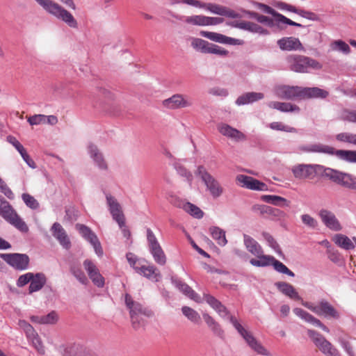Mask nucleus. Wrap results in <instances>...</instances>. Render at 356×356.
Segmentation results:
<instances>
[{
  "instance_id": "f257e3e1",
  "label": "nucleus",
  "mask_w": 356,
  "mask_h": 356,
  "mask_svg": "<svg viewBox=\"0 0 356 356\" xmlns=\"http://www.w3.org/2000/svg\"><path fill=\"white\" fill-rule=\"evenodd\" d=\"M204 299L221 318L229 321L252 350L261 355L271 356L270 353L253 335L252 332L244 327L236 317L232 316L219 300L209 294H204Z\"/></svg>"
},
{
  "instance_id": "f03ea898",
  "label": "nucleus",
  "mask_w": 356,
  "mask_h": 356,
  "mask_svg": "<svg viewBox=\"0 0 356 356\" xmlns=\"http://www.w3.org/2000/svg\"><path fill=\"white\" fill-rule=\"evenodd\" d=\"M297 152L336 154L337 156L344 161L356 163V151L335 150L333 147L321 143L301 145L298 147Z\"/></svg>"
},
{
  "instance_id": "7ed1b4c3",
  "label": "nucleus",
  "mask_w": 356,
  "mask_h": 356,
  "mask_svg": "<svg viewBox=\"0 0 356 356\" xmlns=\"http://www.w3.org/2000/svg\"><path fill=\"white\" fill-rule=\"evenodd\" d=\"M44 10L56 19L61 20L68 26L77 29L79 24L72 14L54 0H35Z\"/></svg>"
},
{
  "instance_id": "20e7f679",
  "label": "nucleus",
  "mask_w": 356,
  "mask_h": 356,
  "mask_svg": "<svg viewBox=\"0 0 356 356\" xmlns=\"http://www.w3.org/2000/svg\"><path fill=\"white\" fill-rule=\"evenodd\" d=\"M301 305L318 316L327 320L338 321L341 318V312L325 299L317 302L302 300Z\"/></svg>"
},
{
  "instance_id": "39448f33",
  "label": "nucleus",
  "mask_w": 356,
  "mask_h": 356,
  "mask_svg": "<svg viewBox=\"0 0 356 356\" xmlns=\"http://www.w3.org/2000/svg\"><path fill=\"white\" fill-rule=\"evenodd\" d=\"M287 60L291 70L298 73H309L311 70H319L323 67L318 60L302 55L290 56Z\"/></svg>"
},
{
  "instance_id": "423d86ee",
  "label": "nucleus",
  "mask_w": 356,
  "mask_h": 356,
  "mask_svg": "<svg viewBox=\"0 0 356 356\" xmlns=\"http://www.w3.org/2000/svg\"><path fill=\"white\" fill-rule=\"evenodd\" d=\"M196 175L200 177L204 184L207 190L213 198H218L222 195L224 189L220 182L209 173L204 165L197 168Z\"/></svg>"
},
{
  "instance_id": "0eeeda50",
  "label": "nucleus",
  "mask_w": 356,
  "mask_h": 356,
  "mask_svg": "<svg viewBox=\"0 0 356 356\" xmlns=\"http://www.w3.org/2000/svg\"><path fill=\"white\" fill-rule=\"evenodd\" d=\"M125 303L129 309L133 326L137 329L143 324L142 316H149L151 315V312L146 308H143L139 302L134 301L129 294L125 295Z\"/></svg>"
},
{
  "instance_id": "6e6552de",
  "label": "nucleus",
  "mask_w": 356,
  "mask_h": 356,
  "mask_svg": "<svg viewBox=\"0 0 356 356\" xmlns=\"http://www.w3.org/2000/svg\"><path fill=\"white\" fill-rule=\"evenodd\" d=\"M307 335L315 346L326 356H341L339 352L322 334L313 330H307Z\"/></svg>"
},
{
  "instance_id": "1a4fd4ad",
  "label": "nucleus",
  "mask_w": 356,
  "mask_h": 356,
  "mask_svg": "<svg viewBox=\"0 0 356 356\" xmlns=\"http://www.w3.org/2000/svg\"><path fill=\"white\" fill-rule=\"evenodd\" d=\"M325 175L331 180L342 186L356 191V177L332 168H327Z\"/></svg>"
},
{
  "instance_id": "9d476101",
  "label": "nucleus",
  "mask_w": 356,
  "mask_h": 356,
  "mask_svg": "<svg viewBox=\"0 0 356 356\" xmlns=\"http://www.w3.org/2000/svg\"><path fill=\"white\" fill-rule=\"evenodd\" d=\"M147 239L149 250L154 261L159 265H164L166 263L165 254L156 237L150 229H147Z\"/></svg>"
},
{
  "instance_id": "9b49d317",
  "label": "nucleus",
  "mask_w": 356,
  "mask_h": 356,
  "mask_svg": "<svg viewBox=\"0 0 356 356\" xmlns=\"http://www.w3.org/2000/svg\"><path fill=\"white\" fill-rule=\"evenodd\" d=\"M106 203L108 209L113 218V219L118 224H123V220L125 219L122 207L118 202L117 198L113 196L111 193L106 192L104 193Z\"/></svg>"
},
{
  "instance_id": "f8f14e48",
  "label": "nucleus",
  "mask_w": 356,
  "mask_h": 356,
  "mask_svg": "<svg viewBox=\"0 0 356 356\" xmlns=\"http://www.w3.org/2000/svg\"><path fill=\"white\" fill-rule=\"evenodd\" d=\"M76 228L79 234L93 247L95 254L99 257L103 256L104 252L97 235L87 226L77 224Z\"/></svg>"
},
{
  "instance_id": "ddd939ff",
  "label": "nucleus",
  "mask_w": 356,
  "mask_h": 356,
  "mask_svg": "<svg viewBox=\"0 0 356 356\" xmlns=\"http://www.w3.org/2000/svg\"><path fill=\"white\" fill-rule=\"evenodd\" d=\"M0 257L15 269L23 270L29 267V258L25 254L5 253L0 254Z\"/></svg>"
},
{
  "instance_id": "4468645a",
  "label": "nucleus",
  "mask_w": 356,
  "mask_h": 356,
  "mask_svg": "<svg viewBox=\"0 0 356 356\" xmlns=\"http://www.w3.org/2000/svg\"><path fill=\"white\" fill-rule=\"evenodd\" d=\"M87 153L92 161L94 165L101 171H107L108 170V164L105 159L102 152L99 149L98 147L92 143H89L86 147Z\"/></svg>"
},
{
  "instance_id": "2eb2a0df",
  "label": "nucleus",
  "mask_w": 356,
  "mask_h": 356,
  "mask_svg": "<svg viewBox=\"0 0 356 356\" xmlns=\"http://www.w3.org/2000/svg\"><path fill=\"white\" fill-rule=\"evenodd\" d=\"M302 87L280 85L275 88L274 92L277 97L285 99H302Z\"/></svg>"
},
{
  "instance_id": "dca6fc26",
  "label": "nucleus",
  "mask_w": 356,
  "mask_h": 356,
  "mask_svg": "<svg viewBox=\"0 0 356 356\" xmlns=\"http://www.w3.org/2000/svg\"><path fill=\"white\" fill-rule=\"evenodd\" d=\"M236 183L241 187L250 190L265 191L268 190L266 184L247 175H238L236 177Z\"/></svg>"
},
{
  "instance_id": "f3484780",
  "label": "nucleus",
  "mask_w": 356,
  "mask_h": 356,
  "mask_svg": "<svg viewBox=\"0 0 356 356\" xmlns=\"http://www.w3.org/2000/svg\"><path fill=\"white\" fill-rule=\"evenodd\" d=\"M83 265L92 283L97 287H103L104 278L96 264L90 259H86Z\"/></svg>"
},
{
  "instance_id": "a211bd4d",
  "label": "nucleus",
  "mask_w": 356,
  "mask_h": 356,
  "mask_svg": "<svg viewBox=\"0 0 356 356\" xmlns=\"http://www.w3.org/2000/svg\"><path fill=\"white\" fill-rule=\"evenodd\" d=\"M191 99L184 95L176 94L163 101V105L170 109L189 107L192 105Z\"/></svg>"
},
{
  "instance_id": "6ab92c4d",
  "label": "nucleus",
  "mask_w": 356,
  "mask_h": 356,
  "mask_svg": "<svg viewBox=\"0 0 356 356\" xmlns=\"http://www.w3.org/2000/svg\"><path fill=\"white\" fill-rule=\"evenodd\" d=\"M218 131L224 136L234 142H241L246 140V136L241 131L225 123L218 125Z\"/></svg>"
},
{
  "instance_id": "aec40b11",
  "label": "nucleus",
  "mask_w": 356,
  "mask_h": 356,
  "mask_svg": "<svg viewBox=\"0 0 356 356\" xmlns=\"http://www.w3.org/2000/svg\"><path fill=\"white\" fill-rule=\"evenodd\" d=\"M51 232L53 236L64 249L69 250L71 248L70 239L60 223L54 222L51 228Z\"/></svg>"
},
{
  "instance_id": "412c9836",
  "label": "nucleus",
  "mask_w": 356,
  "mask_h": 356,
  "mask_svg": "<svg viewBox=\"0 0 356 356\" xmlns=\"http://www.w3.org/2000/svg\"><path fill=\"white\" fill-rule=\"evenodd\" d=\"M319 216L323 224L330 229L338 232L342 229V226L334 213L327 209L319 211Z\"/></svg>"
},
{
  "instance_id": "4be33fe9",
  "label": "nucleus",
  "mask_w": 356,
  "mask_h": 356,
  "mask_svg": "<svg viewBox=\"0 0 356 356\" xmlns=\"http://www.w3.org/2000/svg\"><path fill=\"white\" fill-rule=\"evenodd\" d=\"M277 46L282 51H303L304 47L300 40L296 37H284L277 42Z\"/></svg>"
},
{
  "instance_id": "5701e85b",
  "label": "nucleus",
  "mask_w": 356,
  "mask_h": 356,
  "mask_svg": "<svg viewBox=\"0 0 356 356\" xmlns=\"http://www.w3.org/2000/svg\"><path fill=\"white\" fill-rule=\"evenodd\" d=\"M293 312L297 316L305 322L309 323L316 327H320L325 332H330V329L325 324H323L318 318H316L307 311L301 308L296 307L293 309Z\"/></svg>"
},
{
  "instance_id": "b1692460",
  "label": "nucleus",
  "mask_w": 356,
  "mask_h": 356,
  "mask_svg": "<svg viewBox=\"0 0 356 356\" xmlns=\"http://www.w3.org/2000/svg\"><path fill=\"white\" fill-rule=\"evenodd\" d=\"M200 34L202 37H204L211 41L218 42L220 44H227L231 45L241 44V42L239 40L226 36L221 33L202 31H200Z\"/></svg>"
},
{
  "instance_id": "393cba45",
  "label": "nucleus",
  "mask_w": 356,
  "mask_h": 356,
  "mask_svg": "<svg viewBox=\"0 0 356 356\" xmlns=\"http://www.w3.org/2000/svg\"><path fill=\"white\" fill-rule=\"evenodd\" d=\"M291 171L296 179H304L315 175V165L312 164H298L292 167Z\"/></svg>"
},
{
  "instance_id": "a878e982",
  "label": "nucleus",
  "mask_w": 356,
  "mask_h": 356,
  "mask_svg": "<svg viewBox=\"0 0 356 356\" xmlns=\"http://www.w3.org/2000/svg\"><path fill=\"white\" fill-rule=\"evenodd\" d=\"M275 286L280 293L289 298L301 302L303 300L292 284L286 282H277Z\"/></svg>"
},
{
  "instance_id": "bb28decb",
  "label": "nucleus",
  "mask_w": 356,
  "mask_h": 356,
  "mask_svg": "<svg viewBox=\"0 0 356 356\" xmlns=\"http://www.w3.org/2000/svg\"><path fill=\"white\" fill-rule=\"evenodd\" d=\"M204 9L209 11L213 14L218 15L220 16H225L232 18L236 17L234 11L227 8L225 6L216 3H205Z\"/></svg>"
},
{
  "instance_id": "cd10ccee",
  "label": "nucleus",
  "mask_w": 356,
  "mask_h": 356,
  "mask_svg": "<svg viewBox=\"0 0 356 356\" xmlns=\"http://www.w3.org/2000/svg\"><path fill=\"white\" fill-rule=\"evenodd\" d=\"M136 273L154 282H157L160 278L158 269L152 265L145 266L141 264Z\"/></svg>"
},
{
  "instance_id": "c85d7f7f",
  "label": "nucleus",
  "mask_w": 356,
  "mask_h": 356,
  "mask_svg": "<svg viewBox=\"0 0 356 356\" xmlns=\"http://www.w3.org/2000/svg\"><path fill=\"white\" fill-rule=\"evenodd\" d=\"M30 318L34 323L54 325L57 323L58 320V315L56 312L52 311L48 314L44 316H31Z\"/></svg>"
},
{
  "instance_id": "c756f323",
  "label": "nucleus",
  "mask_w": 356,
  "mask_h": 356,
  "mask_svg": "<svg viewBox=\"0 0 356 356\" xmlns=\"http://www.w3.org/2000/svg\"><path fill=\"white\" fill-rule=\"evenodd\" d=\"M47 282V277L42 273H33V277L31 280L29 287V293H33L38 291L43 288Z\"/></svg>"
},
{
  "instance_id": "7c9ffc66",
  "label": "nucleus",
  "mask_w": 356,
  "mask_h": 356,
  "mask_svg": "<svg viewBox=\"0 0 356 356\" xmlns=\"http://www.w3.org/2000/svg\"><path fill=\"white\" fill-rule=\"evenodd\" d=\"M172 282L175 286L185 296L195 302H199L200 301V296L188 284L177 279L173 280Z\"/></svg>"
},
{
  "instance_id": "2f4dec72",
  "label": "nucleus",
  "mask_w": 356,
  "mask_h": 356,
  "mask_svg": "<svg viewBox=\"0 0 356 356\" xmlns=\"http://www.w3.org/2000/svg\"><path fill=\"white\" fill-rule=\"evenodd\" d=\"M328 92L317 87H302V99L305 98H325Z\"/></svg>"
},
{
  "instance_id": "473e14b6",
  "label": "nucleus",
  "mask_w": 356,
  "mask_h": 356,
  "mask_svg": "<svg viewBox=\"0 0 356 356\" xmlns=\"http://www.w3.org/2000/svg\"><path fill=\"white\" fill-rule=\"evenodd\" d=\"M264 97V95L261 92H247L239 96L236 100V104L238 106L251 104Z\"/></svg>"
},
{
  "instance_id": "72a5a7b5",
  "label": "nucleus",
  "mask_w": 356,
  "mask_h": 356,
  "mask_svg": "<svg viewBox=\"0 0 356 356\" xmlns=\"http://www.w3.org/2000/svg\"><path fill=\"white\" fill-rule=\"evenodd\" d=\"M261 200L266 203L270 204L277 207H288L290 206V202L284 197L275 195H263Z\"/></svg>"
},
{
  "instance_id": "f704fd0d",
  "label": "nucleus",
  "mask_w": 356,
  "mask_h": 356,
  "mask_svg": "<svg viewBox=\"0 0 356 356\" xmlns=\"http://www.w3.org/2000/svg\"><path fill=\"white\" fill-rule=\"evenodd\" d=\"M268 106L271 108L277 109L282 112L298 113L300 111V108L298 106L291 103L270 102Z\"/></svg>"
},
{
  "instance_id": "c9c22d12",
  "label": "nucleus",
  "mask_w": 356,
  "mask_h": 356,
  "mask_svg": "<svg viewBox=\"0 0 356 356\" xmlns=\"http://www.w3.org/2000/svg\"><path fill=\"white\" fill-rule=\"evenodd\" d=\"M257 259H251L250 263L257 267H264L272 265L274 257L264 254V251H261L260 254L254 255Z\"/></svg>"
},
{
  "instance_id": "e433bc0d",
  "label": "nucleus",
  "mask_w": 356,
  "mask_h": 356,
  "mask_svg": "<svg viewBox=\"0 0 356 356\" xmlns=\"http://www.w3.org/2000/svg\"><path fill=\"white\" fill-rule=\"evenodd\" d=\"M332 241L337 245L346 250L355 248L353 242L347 236L342 234H334Z\"/></svg>"
},
{
  "instance_id": "4c0bfd02",
  "label": "nucleus",
  "mask_w": 356,
  "mask_h": 356,
  "mask_svg": "<svg viewBox=\"0 0 356 356\" xmlns=\"http://www.w3.org/2000/svg\"><path fill=\"white\" fill-rule=\"evenodd\" d=\"M244 245L249 252L254 256L261 253L262 248L261 245L251 236L244 234L243 235Z\"/></svg>"
},
{
  "instance_id": "58836bf2",
  "label": "nucleus",
  "mask_w": 356,
  "mask_h": 356,
  "mask_svg": "<svg viewBox=\"0 0 356 356\" xmlns=\"http://www.w3.org/2000/svg\"><path fill=\"white\" fill-rule=\"evenodd\" d=\"M209 232L212 238L216 241L220 246H225L227 243L225 236V232L218 227H211L209 228Z\"/></svg>"
},
{
  "instance_id": "ea45409f",
  "label": "nucleus",
  "mask_w": 356,
  "mask_h": 356,
  "mask_svg": "<svg viewBox=\"0 0 356 356\" xmlns=\"http://www.w3.org/2000/svg\"><path fill=\"white\" fill-rule=\"evenodd\" d=\"M181 207L195 218L201 219L204 216V212L198 207L191 202H184Z\"/></svg>"
},
{
  "instance_id": "a19ab883",
  "label": "nucleus",
  "mask_w": 356,
  "mask_h": 356,
  "mask_svg": "<svg viewBox=\"0 0 356 356\" xmlns=\"http://www.w3.org/2000/svg\"><path fill=\"white\" fill-rule=\"evenodd\" d=\"M210 43L204 40L193 38L191 39V47L197 51L207 54Z\"/></svg>"
},
{
  "instance_id": "79ce46f5",
  "label": "nucleus",
  "mask_w": 356,
  "mask_h": 356,
  "mask_svg": "<svg viewBox=\"0 0 356 356\" xmlns=\"http://www.w3.org/2000/svg\"><path fill=\"white\" fill-rule=\"evenodd\" d=\"M174 167L177 173L181 177L186 178V180L188 181L190 186H191L193 176L192 173L188 170L184 165H182L179 162H176L174 163Z\"/></svg>"
},
{
  "instance_id": "37998d69",
  "label": "nucleus",
  "mask_w": 356,
  "mask_h": 356,
  "mask_svg": "<svg viewBox=\"0 0 356 356\" xmlns=\"http://www.w3.org/2000/svg\"><path fill=\"white\" fill-rule=\"evenodd\" d=\"M183 314L191 321L197 323L200 321L199 314L189 307L184 306L181 309Z\"/></svg>"
},
{
  "instance_id": "c03bdc74",
  "label": "nucleus",
  "mask_w": 356,
  "mask_h": 356,
  "mask_svg": "<svg viewBox=\"0 0 356 356\" xmlns=\"http://www.w3.org/2000/svg\"><path fill=\"white\" fill-rule=\"evenodd\" d=\"M330 47L332 50L341 51L345 54H348L350 51L348 44L341 40L334 41L331 43Z\"/></svg>"
},
{
  "instance_id": "a18cd8bd",
  "label": "nucleus",
  "mask_w": 356,
  "mask_h": 356,
  "mask_svg": "<svg viewBox=\"0 0 356 356\" xmlns=\"http://www.w3.org/2000/svg\"><path fill=\"white\" fill-rule=\"evenodd\" d=\"M272 266H273L274 269L282 274L287 275L290 277H294L295 274L293 272H292L291 270H289L286 266H285L283 263L281 261L275 259L274 258V261H273Z\"/></svg>"
},
{
  "instance_id": "49530a36",
  "label": "nucleus",
  "mask_w": 356,
  "mask_h": 356,
  "mask_svg": "<svg viewBox=\"0 0 356 356\" xmlns=\"http://www.w3.org/2000/svg\"><path fill=\"white\" fill-rule=\"evenodd\" d=\"M268 127L273 130L282 131L289 133H296V129L294 127L286 125L281 122H273L268 124Z\"/></svg>"
},
{
  "instance_id": "de8ad7c7",
  "label": "nucleus",
  "mask_w": 356,
  "mask_h": 356,
  "mask_svg": "<svg viewBox=\"0 0 356 356\" xmlns=\"http://www.w3.org/2000/svg\"><path fill=\"white\" fill-rule=\"evenodd\" d=\"M185 22L196 26H206L207 16L204 15H193L187 17Z\"/></svg>"
},
{
  "instance_id": "09e8293b",
  "label": "nucleus",
  "mask_w": 356,
  "mask_h": 356,
  "mask_svg": "<svg viewBox=\"0 0 356 356\" xmlns=\"http://www.w3.org/2000/svg\"><path fill=\"white\" fill-rule=\"evenodd\" d=\"M243 27L253 33H257L263 35L268 34V31L267 30L262 28L260 25L253 22H245L243 24Z\"/></svg>"
},
{
  "instance_id": "8fccbe9b",
  "label": "nucleus",
  "mask_w": 356,
  "mask_h": 356,
  "mask_svg": "<svg viewBox=\"0 0 356 356\" xmlns=\"http://www.w3.org/2000/svg\"><path fill=\"white\" fill-rule=\"evenodd\" d=\"M340 119L350 122L356 123V111L344 109L341 112Z\"/></svg>"
},
{
  "instance_id": "3c124183",
  "label": "nucleus",
  "mask_w": 356,
  "mask_h": 356,
  "mask_svg": "<svg viewBox=\"0 0 356 356\" xmlns=\"http://www.w3.org/2000/svg\"><path fill=\"white\" fill-rule=\"evenodd\" d=\"M263 236L268 245L273 248L275 252H277L279 255L282 254V251L280 248L279 245L275 241V240L273 238V237L268 233H263Z\"/></svg>"
},
{
  "instance_id": "603ef678",
  "label": "nucleus",
  "mask_w": 356,
  "mask_h": 356,
  "mask_svg": "<svg viewBox=\"0 0 356 356\" xmlns=\"http://www.w3.org/2000/svg\"><path fill=\"white\" fill-rule=\"evenodd\" d=\"M300 218L302 223L310 229H315L318 226L317 220L309 214H302Z\"/></svg>"
},
{
  "instance_id": "864d4df0",
  "label": "nucleus",
  "mask_w": 356,
  "mask_h": 356,
  "mask_svg": "<svg viewBox=\"0 0 356 356\" xmlns=\"http://www.w3.org/2000/svg\"><path fill=\"white\" fill-rule=\"evenodd\" d=\"M29 338L32 340V343L37 351L41 355L44 354V347L36 332H35V334H31V337Z\"/></svg>"
},
{
  "instance_id": "5fc2aeb1",
  "label": "nucleus",
  "mask_w": 356,
  "mask_h": 356,
  "mask_svg": "<svg viewBox=\"0 0 356 356\" xmlns=\"http://www.w3.org/2000/svg\"><path fill=\"white\" fill-rule=\"evenodd\" d=\"M22 197L26 205L30 207L31 209H36L39 207V203L31 195L28 193H24L22 194Z\"/></svg>"
},
{
  "instance_id": "6e6d98bb",
  "label": "nucleus",
  "mask_w": 356,
  "mask_h": 356,
  "mask_svg": "<svg viewBox=\"0 0 356 356\" xmlns=\"http://www.w3.org/2000/svg\"><path fill=\"white\" fill-rule=\"evenodd\" d=\"M44 115L36 114L27 118L28 122L33 125L44 124Z\"/></svg>"
},
{
  "instance_id": "4d7b16f0",
  "label": "nucleus",
  "mask_w": 356,
  "mask_h": 356,
  "mask_svg": "<svg viewBox=\"0 0 356 356\" xmlns=\"http://www.w3.org/2000/svg\"><path fill=\"white\" fill-rule=\"evenodd\" d=\"M207 54H213L223 56H227L228 51L220 46L210 43Z\"/></svg>"
},
{
  "instance_id": "13d9d810",
  "label": "nucleus",
  "mask_w": 356,
  "mask_h": 356,
  "mask_svg": "<svg viewBox=\"0 0 356 356\" xmlns=\"http://www.w3.org/2000/svg\"><path fill=\"white\" fill-rule=\"evenodd\" d=\"M18 325L20 328L24 330L27 337H31V334H35V331L34 330L33 327L26 321L19 320L18 322Z\"/></svg>"
},
{
  "instance_id": "bf43d9fd",
  "label": "nucleus",
  "mask_w": 356,
  "mask_h": 356,
  "mask_svg": "<svg viewBox=\"0 0 356 356\" xmlns=\"http://www.w3.org/2000/svg\"><path fill=\"white\" fill-rule=\"evenodd\" d=\"M251 16L256 19L261 24H264L268 26H273V21L272 19H270L268 17H266L265 15H259L257 13H252Z\"/></svg>"
},
{
  "instance_id": "052dcab7",
  "label": "nucleus",
  "mask_w": 356,
  "mask_h": 356,
  "mask_svg": "<svg viewBox=\"0 0 356 356\" xmlns=\"http://www.w3.org/2000/svg\"><path fill=\"white\" fill-rule=\"evenodd\" d=\"M33 277V273H26L24 275H22L19 276L17 281V285L19 287H22L27 284L28 283H31V280Z\"/></svg>"
},
{
  "instance_id": "680f3d73",
  "label": "nucleus",
  "mask_w": 356,
  "mask_h": 356,
  "mask_svg": "<svg viewBox=\"0 0 356 356\" xmlns=\"http://www.w3.org/2000/svg\"><path fill=\"white\" fill-rule=\"evenodd\" d=\"M337 341L349 356H355L353 348L347 340L342 337H339Z\"/></svg>"
},
{
  "instance_id": "e2e57ef3",
  "label": "nucleus",
  "mask_w": 356,
  "mask_h": 356,
  "mask_svg": "<svg viewBox=\"0 0 356 356\" xmlns=\"http://www.w3.org/2000/svg\"><path fill=\"white\" fill-rule=\"evenodd\" d=\"M127 259L130 264L131 266L134 268V269L137 271L138 269H139V267L140 266V264L138 261V259L135 254L133 253H127Z\"/></svg>"
},
{
  "instance_id": "0e129e2a",
  "label": "nucleus",
  "mask_w": 356,
  "mask_h": 356,
  "mask_svg": "<svg viewBox=\"0 0 356 356\" xmlns=\"http://www.w3.org/2000/svg\"><path fill=\"white\" fill-rule=\"evenodd\" d=\"M276 19L278 22L284 23V24H289L291 26H298V27L301 26L300 24L296 23L280 13L277 14V15L276 17Z\"/></svg>"
},
{
  "instance_id": "69168bd1",
  "label": "nucleus",
  "mask_w": 356,
  "mask_h": 356,
  "mask_svg": "<svg viewBox=\"0 0 356 356\" xmlns=\"http://www.w3.org/2000/svg\"><path fill=\"white\" fill-rule=\"evenodd\" d=\"M0 191L3 193L8 199H14V194L10 188L3 181L0 184Z\"/></svg>"
},
{
  "instance_id": "338daca9",
  "label": "nucleus",
  "mask_w": 356,
  "mask_h": 356,
  "mask_svg": "<svg viewBox=\"0 0 356 356\" xmlns=\"http://www.w3.org/2000/svg\"><path fill=\"white\" fill-rule=\"evenodd\" d=\"M257 8L261 9L262 11H264V13H266L268 14H270L272 15L274 17H277L278 13L276 12L274 9H273L271 7L266 5V4H264V3H257Z\"/></svg>"
},
{
  "instance_id": "774afa93",
  "label": "nucleus",
  "mask_w": 356,
  "mask_h": 356,
  "mask_svg": "<svg viewBox=\"0 0 356 356\" xmlns=\"http://www.w3.org/2000/svg\"><path fill=\"white\" fill-rule=\"evenodd\" d=\"M352 136H353V134H351V133H347V132L340 133L336 136V139L341 142L350 143L351 139H352V138H351Z\"/></svg>"
}]
</instances>
